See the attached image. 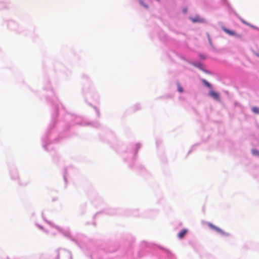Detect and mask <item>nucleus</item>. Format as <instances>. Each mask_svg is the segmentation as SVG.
Wrapping results in <instances>:
<instances>
[{
    "label": "nucleus",
    "mask_w": 259,
    "mask_h": 259,
    "mask_svg": "<svg viewBox=\"0 0 259 259\" xmlns=\"http://www.w3.org/2000/svg\"><path fill=\"white\" fill-rule=\"evenodd\" d=\"M183 89L182 87H179V92H183Z\"/></svg>",
    "instance_id": "10"
},
{
    "label": "nucleus",
    "mask_w": 259,
    "mask_h": 259,
    "mask_svg": "<svg viewBox=\"0 0 259 259\" xmlns=\"http://www.w3.org/2000/svg\"><path fill=\"white\" fill-rule=\"evenodd\" d=\"M202 81L203 83L208 88H210L211 87V84L206 80L202 79Z\"/></svg>",
    "instance_id": "7"
},
{
    "label": "nucleus",
    "mask_w": 259,
    "mask_h": 259,
    "mask_svg": "<svg viewBox=\"0 0 259 259\" xmlns=\"http://www.w3.org/2000/svg\"><path fill=\"white\" fill-rule=\"evenodd\" d=\"M190 19L194 23H200L204 21V20L202 18H201L199 16L191 17L190 18Z\"/></svg>",
    "instance_id": "2"
},
{
    "label": "nucleus",
    "mask_w": 259,
    "mask_h": 259,
    "mask_svg": "<svg viewBox=\"0 0 259 259\" xmlns=\"http://www.w3.org/2000/svg\"><path fill=\"white\" fill-rule=\"evenodd\" d=\"M208 225L210 228L215 230L217 232H218L223 235H227V236L229 235V234L226 233L222 229H221L220 228H218V227L212 225V224L208 223Z\"/></svg>",
    "instance_id": "1"
},
{
    "label": "nucleus",
    "mask_w": 259,
    "mask_h": 259,
    "mask_svg": "<svg viewBox=\"0 0 259 259\" xmlns=\"http://www.w3.org/2000/svg\"><path fill=\"white\" fill-rule=\"evenodd\" d=\"M197 66L200 68H201V67L202 66V65L201 64H199L198 65H197Z\"/></svg>",
    "instance_id": "12"
},
{
    "label": "nucleus",
    "mask_w": 259,
    "mask_h": 259,
    "mask_svg": "<svg viewBox=\"0 0 259 259\" xmlns=\"http://www.w3.org/2000/svg\"><path fill=\"white\" fill-rule=\"evenodd\" d=\"M183 12H184V13H187V9H186V8L184 9H183Z\"/></svg>",
    "instance_id": "11"
},
{
    "label": "nucleus",
    "mask_w": 259,
    "mask_h": 259,
    "mask_svg": "<svg viewBox=\"0 0 259 259\" xmlns=\"http://www.w3.org/2000/svg\"><path fill=\"white\" fill-rule=\"evenodd\" d=\"M140 4L144 7L145 8L148 9V6L145 3L143 0H139Z\"/></svg>",
    "instance_id": "6"
},
{
    "label": "nucleus",
    "mask_w": 259,
    "mask_h": 259,
    "mask_svg": "<svg viewBox=\"0 0 259 259\" xmlns=\"http://www.w3.org/2000/svg\"><path fill=\"white\" fill-rule=\"evenodd\" d=\"M252 111L255 113H259V109L257 107H254L252 108Z\"/></svg>",
    "instance_id": "9"
},
{
    "label": "nucleus",
    "mask_w": 259,
    "mask_h": 259,
    "mask_svg": "<svg viewBox=\"0 0 259 259\" xmlns=\"http://www.w3.org/2000/svg\"><path fill=\"white\" fill-rule=\"evenodd\" d=\"M252 153L254 156H259V151L255 150V149H252Z\"/></svg>",
    "instance_id": "8"
},
{
    "label": "nucleus",
    "mask_w": 259,
    "mask_h": 259,
    "mask_svg": "<svg viewBox=\"0 0 259 259\" xmlns=\"http://www.w3.org/2000/svg\"><path fill=\"white\" fill-rule=\"evenodd\" d=\"M223 30L229 34L234 35L235 34V33L234 31L230 30H228L227 28H224Z\"/></svg>",
    "instance_id": "5"
},
{
    "label": "nucleus",
    "mask_w": 259,
    "mask_h": 259,
    "mask_svg": "<svg viewBox=\"0 0 259 259\" xmlns=\"http://www.w3.org/2000/svg\"><path fill=\"white\" fill-rule=\"evenodd\" d=\"M187 229H183L179 233V238H183L185 235L187 233Z\"/></svg>",
    "instance_id": "4"
},
{
    "label": "nucleus",
    "mask_w": 259,
    "mask_h": 259,
    "mask_svg": "<svg viewBox=\"0 0 259 259\" xmlns=\"http://www.w3.org/2000/svg\"><path fill=\"white\" fill-rule=\"evenodd\" d=\"M209 95L214 99L216 100L219 101L220 100V96L219 94L214 91H210L209 93Z\"/></svg>",
    "instance_id": "3"
}]
</instances>
